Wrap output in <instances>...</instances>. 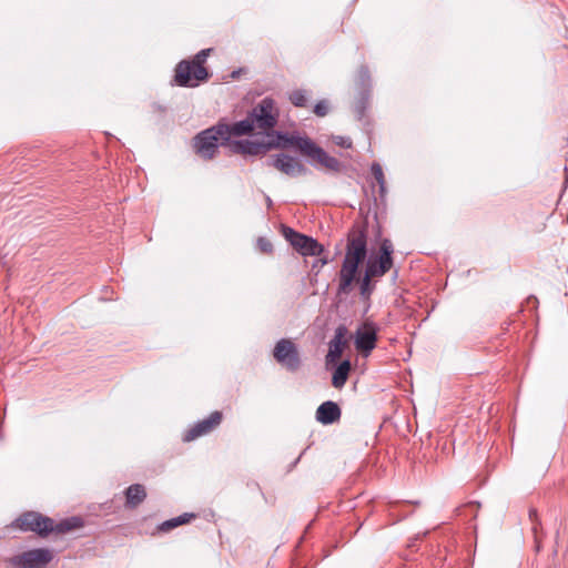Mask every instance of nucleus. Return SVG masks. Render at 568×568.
I'll use <instances>...</instances> for the list:
<instances>
[{"mask_svg":"<svg viewBox=\"0 0 568 568\" xmlns=\"http://www.w3.org/2000/svg\"><path fill=\"white\" fill-rule=\"evenodd\" d=\"M367 252L366 230L355 224L347 234L345 255L338 272L337 295H347L352 292L358 267L366 260Z\"/></svg>","mask_w":568,"mask_h":568,"instance_id":"f257e3e1","label":"nucleus"},{"mask_svg":"<svg viewBox=\"0 0 568 568\" xmlns=\"http://www.w3.org/2000/svg\"><path fill=\"white\" fill-rule=\"evenodd\" d=\"M84 521L80 516H72L55 523L54 519L44 516L39 511H24L19 515L11 524V527L23 532H34L41 538L48 537L50 534H65L73 529L83 527Z\"/></svg>","mask_w":568,"mask_h":568,"instance_id":"f03ea898","label":"nucleus"},{"mask_svg":"<svg viewBox=\"0 0 568 568\" xmlns=\"http://www.w3.org/2000/svg\"><path fill=\"white\" fill-rule=\"evenodd\" d=\"M226 133L227 130L222 125V121L197 133L194 138V149L196 154L204 160H212L215 156L219 146L229 143L225 138Z\"/></svg>","mask_w":568,"mask_h":568,"instance_id":"7ed1b4c3","label":"nucleus"},{"mask_svg":"<svg viewBox=\"0 0 568 568\" xmlns=\"http://www.w3.org/2000/svg\"><path fill=\"white\" fill-rule=\"evenodd\" d=\"M253 129L262 130L266 135L277 124L278 111L271 98L262 99L250 112Z\"/></svg>","mask_w":568,"mask_h":568,"instance_id":"20e7f679","label":"nucleus"},{"mask_svg":"<svg viewBox=\"0 0 568 568\" xmlns=\"http://www.w3.org/2000/svg\"><path fill=\"white\" fill-rule=\"evenodd\" d=\"M209 78L210 72L204 65H195L190 60L180 61L174 69V82L179 87L195 88Z\"/></svg>","mask_w":568,"mask_h":568,"instance_id":"39448f33","label":"nucleus"},{"mask_svg":"<svg viewBox=\"0 0 568 568\" xmlns=\"http://www.w3.org/2000/svg\"><path fill=\"white\" fill-rule=\"evenodd\" d=\"M393 252L394 245L389 239H383L379 244V252L377 256H371L366 264L364 273L373 278L383 277L393 267Z\"/></svg>","mask_w":568,"mask_h":568,"instance_id":"423d86ee","label":"nucleus"},{"mask_svg":"<svg viewBox=\"0 0 568 568\" xmlns=\"http://www.w3.org/2000/svg\"><path fill=\"white\" fill-rule=\"evenodd\" d=\"M273 357L282 367L291 373L297 372L302 366L298 348L288 338H282L275 344Z\"/></svg>","mask_w":568,"mask_h":568,"instance_id":"0eeeda50","label":"nucleus"},{"mask_svg":"<svg viewBox=\"0 0 568 568\" xmlns=\"http://www.w3.org/2000/svg\"><path fill=\"white\" fill-rule=\"evenodd\" d=\"M282 233L285 240L303 256H320L324 246L315 239L302 234L290 226H283Z\"/></svg>","mask_w":568,"mask_h":568,"instance_id":"6e6552de","label":"nucleus"},{"mask_svg":"<svg viewBox=\"0 0 568 568\" xmlns=\"http://www.w3.org/2000/svg\"><path fill=\"white\" fill-rule=\"evenodd\" d=\"M265 163L290 178L304 176L310 172L300 159L283 152L270 155Z\"/></svg>","mask_w":568,"mask_h":568,"instance_id":"1a4fd4ad","label":"nucleus"},{"mask_svg":"<svg viewBox=\"0 0 568 568\" xmlns=\"http://www.w3.org/2000/svg\"><path fill=\"white\" fill-rule=\"evenodd\" d=\"M53 559V554L47 548H36L16 555L10 559L14 568H45Z\"/></svg>","mask_w":568,"mask_h":568,"instance_id":"9d476101","label":"nucleus"},{"mask_svg":"<svg viewBox=\"0 0 568 568\" xmlns=\"http://www.w3.org/2000/svg\"><path fill=\"white\" fill-rule=\"evenodd\" d=\"M310 159V163L314 166H321L328 172L338 173L343 170V163L329 155L323 148L317 145L312 139L303 154Z\"/></svg>","mask_w":568,"mask_h":568,"instance_id":"9b49d317","label":"nucleus"},{"mask_svg":"<svg viewBox=\"0 0 568 568\" xmlns=\"http://www.w3.org/2000/svg\"><path fill=\"white\" fill-rule=\"evenodd\" d=\"M223 414L220 410L212 412L207 417L191 425L183 432L182 440L184 443L193 442L202 436L209 435L220 426Z\"/></svg>","mask_w":568,"mask_h":568,"instance_id":"f8f14e48","label":"nucleus"},{"mask_svg":"<svg viewBox=\"0 0 568 568\" xmlns=\"http://www.w3.org/2000/svg\"><path fill=\"white\" fill-rule=\"evenodd\" d=\"M378 326L372 321H365L355 333V348L365 357L376 347Z\"/></svg>","mask_w":568,"mask_h":568,"instance_id":"ddd939ff","label":"nucleus"},{"mask_svg":"<svg viewBox=\"0 0 568 568\" xmlns=\"http://www.w3.org/2000/svg\"><path fill=\"white\" fill-rule=\"evenodd\" d=\"M267 136L275 138L268 140L270 150L294 148L302 155L304 154L311 139L298 134H288L282 131H271Z\"/></svg>","mask_w":568,"mask_h":568,"instance_id":"4468645a","label":"nucleus"},{"mask_svg":"<svg viewBox=\"0 0 568 568\" xmlns=\"http://www.w3.org/2000/svg\"><path fill=\"white\" fill-rule=\"evenodd\" d=\"M231 149L235 153L241 154H250V155H261L265 154L270 151L268 141L267 142H257L250 140H240L231 143Z\"/></svg>","mask_w":568,"mask_h":568,"instance_id":"2eb2a0df","label":"nucleus"},{"mask_svg":"<svg viewBox=\"0 0 568 568\" xmlns=\"http://www.w3.org/2000/svg\"><path fill=\"white\" fill-rule=\"evenodd\" d=\"M339 406L332 400L324 402L316 410V419L323 425H331L341 418Z\"/></svg>","mask_w":568,"mask_h":568,"instance_id":"dca6fc26","label":"nucleus"},{"mask_svg":"<svg viewBox=\"0 0 568 568\" xmlns=\"http://www.w3.org/2000/svg\"><path fill=\"white\" fill-rule=\"evenodd\" d=\"M345 332H346V328L344 326L337 327L334 337L329 342V348H328V353L326 355L327 364L337 361L342 356L344 345H345V342H344Z\"/></svg>","mask_w":568,"mask_h":568,"instance_id":"f3484780","label":"nucleus"},{"mask_svg":"<svg viewBox=\"0 0 568 568\" xmlns=\"http://www.w3.org/2000/svg\"><path fill=\"white\" fill-rule=\"evenodd\" d=\"M125 506L126 508L134 509L146 498V491L143 485H130L125 491Z\"/></svg>","mask_w":568,"mask_h":568,"instance_id":"a211bd4d","label":"nucleus"},{"mask_svg":"<svg viewBox=\"0 0 568 568\" xmlns=\"http://www.w3.org/2000/svg\"><path fill=\"white\" fill-rule=\"evenodd\" d=\"M222 125L227 130V133L225 134L227 142L230 141L231 136L246 135L254 130L252 125V119H250L248 115L244 120H241L233 124H226L222 122Z\"/></svg>","mask_w":568,"mask_h":568,"instance_id":"6ab92c4d","label":"nucleus"},{"mask_svg":"<svg viewBox=\"0 0 568 568\" xmlns=\"http://www.w3.org/2000/svg\"><path fill=\"white\" fill-rule=\"evenodd\" d=\"M351 368H352V365L348 359L343 361L335 368V371L333 373V377H332V385L335 388L341 389L342 387H344V385L346 384V382L348 379Z\"/></svg>","mask_w":568,"mask_h":568,"instance_id":"aec40b11","label":"nucleus"},{"mask_svg":"<svg viewBox=\"0 0 568 568\" xmlns=\"http://www.w3.org/2000/svg\"><path fill=\"white\" fill-rule=\"evenodd\" d=\"M195 517H196V515L193 513H184L178 517H174V518H171V519H168V520L161 523L156 529L159 532H169L179 526L189 524L191 521V519H193Z\"/></svg>","mask_w":568,"mask_h":568,"instance_id":"412c9836","label":"nucleus"},{"mask_svg":"<svg viewBox=\"0 0 568 568\" xmlns=\"http://www.w3.org/2000/svg\"><path fill=\"white\" fill-rule=\"evenodd\" d=\"M355 83L358 91L365 90V95L367 97V90H372V78L367 65L363 64L358 68Z\"/></svg>","mask_w":568,"mask_h":568,"instance_id":"4be33fe9","label":"nucleus"},{"mask_svg":"<svg viewBox=\"0 0 568 568\" xmlns=\"http://www.w3.org/2000/svg\"><path fill=\"white\" fill-rule=\"evenodd\" d=\"M373 280L374 278L372 276H369L365 273L363 274L362 277H359V278L356 277V280H355L359 284V295L363 301H369L372 294L375 291V282H373Z\"/></svg>","mask_w":568,"mask_h":568,"instance_id":"5701e85b","label":"nucleus"},{"mask_svg":"<svg viewBox=\"0 0 568 568\" xmlns=\"http://www.w3.org/2000/svg\"><path fill=\"white\" fill-rule=\"evenodd\" d=\"M371 173L378 184L381 196H384L386 193V181L382 165L377 162H374L371 166Z\"/></svg>","mask_w":568,"mask_h":568,"instance_id":"b1692460","label":"nucleus"},{"mask_svg":"<svg viewBox=\"0 0 568 568\" xmlns=\"http://www.w3.org/2000/svg\"><path fill=\"white\" fill-rule=\"evenodd\" d=\"M291 103L297 108H305L308 103L307 91L303 89H296L288 95Z\"/></svg>","mask_w":568,"mask_h":568,"instance_id":"393cba45","label":"nucleus"},{"mask_svg":"<svg viewBox=\"0 0 568 568\" xmlns=\"http://www.w3.org/2000/svg\"><path fill=\"white\" fill-rule=\"evenodd\" d=\"M371 91L372 90H367V97L365 95V90L358 91V99L355 104V112H356L358 119H362L365 114V111L368 106L369 99H371Z\"/></svg>","mask_w":568,"mask_h":568,"instance_id":"a878e982","label":"nucleus"},{"mask_svg":"<svg viewBox=\"0 0 568 568\" xmlns=\"http://www.w3.org/2000/svg\"><path fill=\"white\" fill-rule=\"evenodd\" d=\"M212 49H203L201 51H199L194 58L192 60H190L191 62H193V64L195 65H204V63L206 62V59L209 58L210 53H211Z\"/></svg>","mask_w":568,"mask_h":568,"instance_id":"bb28decb","label":"nucleus"},{"mask_svg":"<svg viewBox=\"0 0 568 568\" xmlns=\"http://www.w3.org/2000/svg\"><path fill=\"white\" fill-rule=\"evenodd\" d=\"M257 248L265 254L273 253V244L271 241L266 237H258L256 242Z\"/></svg>","mask_w":568,"mask_h":568,"instance_id":"cd10ccee","label":"nucleus"},{"mask_svg":"<svg viewBox=\"0 0 568 568\" xmlns=\"http://www.w3.org/2000/svg\"><path fill=\"white\" fill-rule=\"evenodd\" d=\"M328 112V104L326 101H320L314 106V113L317 116H325Z\"/></svg>","mask_w":568,"mask_h":568,"instance_id":"c85d7f7f","label":"nucleus"},{"mask_svg":"<svg viewBox=\"0 0 568 568\" xmlns=\"http://www.w3.org/2000/svg\"><path fill=\"white\" fill-rule=\"evenodd\" d=\"M335 143L338 145V146H342V148H345V149H349L352 148V140L349 138H345V136H337L335 139Z\"/></svg>","mask_w":568,"mask_h":568,"instance_id":"c756f323","label":"nucleus"},{"mask_svg":"<svg viewBox=\"0 0 568 568\" xmlns=\"http://www.w3.org/2000/svg\"><path fill=\"white\" fill-rule=\"evenodd\" d=\"M536 515V510L535 509H531L530 513H529V516L532 517Z\"/></svg>","mask_w":568,"mask_h":568,"instance_id":"7c9ffc66","label":"nucleus"},{"mask_svg":"<svg viewBox=\"0 0 568 568\" xmlns=\"http://www.w3.org/2000/svg\"><path fill=\"white\" fill-rule=\"evenodd\" d=\"M321 263H322V265H324L327 263V260H322Z\"/></svg>","mask_w":568,"mask_h":568,"instance_id":"2f4dec72","label":"nucleus"}]
</instances>
